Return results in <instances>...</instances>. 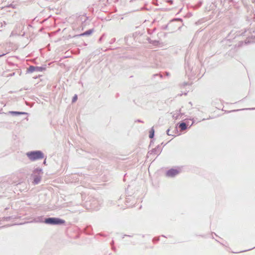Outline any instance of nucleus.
Here are the masks:
<instances>
[{
	"label": "nucleus",
	"mask_w": 255,
	"mask_h": 255,
	"mask_svg": "<svg viewBox=\"0 0 255 255\" xmlns=\"http://www.w3.org/2000/svg\"><path fill=\"white\" fill-rule=\"evenodd\" d=\"M179 172V171L177 169H171L167 172L166 175L169 177H173L177 175Z\"/></svg>",
	"instance_id": "obj_3"
},
{
	"label": "nucleus",
	"mask_w": 255,
	"mask_h": 255,
	"mask_svg": "<svg viewBox=\"0 0 255 255\" xmlns=\"http://www.w3.org/2000/svg\"><path fill=\"white\" fill-rule=\"evenodd\" d=\"M169 131H170V130H169V129H168V130H167V134L168 135H171V134H170V132H169Z\"/></svg>",
	"instance_id": "obj_10"
},
{
	"label": "nucleus",
	"mask_w": 255,
	"mask_h": 255,
	"mask_svg": "<svg viewBox=\"0 0 255 255\" xmlns=\"http://www.w3.org/2000/svg\"><path fill=\"white\" fill-rule=\"evenodd\" d=\"M45 223L49 224H62L65 223V221L58 218H49L45 219Z\"/></svg>",
	"instance_id": "obj_2"
},
{
	"label": "nucleus",
	"mask_w": 255,
	"mask_h": 255,
	"mask_svg": "<svg viewBox=\"0 0 255 255\" xmlns=\"http://www.w3.org/2000/svg\"><path fill=\"white\" fill-rule=\"evenodd\" d=\"M77 99H78L77 96V95H75L73 97V99H72V102L73 103L75 102L77 100Z\"/></svg>",
	"instance_id": "obj_8"
},
{
	"label": "nucleus",
	"mask_w": 255,
	"mask_h": 255,
	"mask_svg": "<svg viewBox=\"0 0 255 255\" xmlns=\"http://www.w3.org/2000/svg\"><path fill=\"white\" fill-rule=\"evenodd\" d=\"M31 72H33L34 71V69H35V67H33V66H30V68H29Z\"/></svg>",
	"instance_id": "obj_9"
},
{
	"label": "nucleus",
	"mask_w": 255,
	"mask_h": 255,
	"mask_svg": "<svg viewBox=\"0 0 255 255\" xmlns=\"http://www.w3.org/2000/svg\"><path fill=\"white\" fill-rule=\"evenodd\" d=\"M179 128L180 129V130H184L187 128V125L184 123H182L179 124Z\"/></svg>",
	"instance_id": "obj_4"
},
{
	"label": "nucleus",
	"mask_w": 255,
	"mask_h": 255,
	"mask_svg": "<svg viewBox=\"0 0 255 255\" xmlns=\"http://www.w3.org/2000/svg\"><path fill=\"white\" fill-rule=\"evenodd\" d=\"M27 156L31 161H34L44 157L43 154L40 151H31L26 153Z\"/></svg>",
	"instance_id": "obj_1"
},
{
	"label": "nucleus",
	"mask_w": 255,
	"mask_h": 255,
	"mask_svg": "<svg viewBox=\"0 0 255 255\" xmlns=\"http://www.w3.org/2000/svg\"><path fill=\"white\" fill-rule=\"evenodd\" d=\"M13 113H15V114H20V113H18V112H12Z\"/></svg>",
	"instance_id": "obj_11"
},
{
	"label": "nucleus",
	"mask_w": 255,
	"mask_h": 255,
	"mask_svg": "<svg viewBox=\"0 0 255 255\" xmlns=\"http://www.w3.org/2000/svg\"><path fill=\"white\" fill-rule=\"evenodd\" d=\"M154 134V130L153 128H152L149 131V137L150 138H152Z\"/></svg>",
	"instance_id": "obj_5"
},
{
	"label": "nucleus",
	"mask_w": 255,
	"mask_h": 255,
	"mask_svg": "<svg viewBox=\"0 0 255 255\" xmlns=\"http://www.w3.org/2000/svg\"><path fill=\"white\" fill-rule=\"evenodd\" d=\"M92 30H89L85 32L82 33V34H81V35H89V34H90L91 33H92Z\"/></svg>",
	"instance_id": "obj_7"
},
{
	"label": "nucleus",
	"mask_w": 255,
	"mask_h": 255,
	"mask_svg": "<svg viewBox=\"0 0 255 255\" xmlns=\"http://www.w3.org/2000/svg\"><path fill=\"white\" fill-rule=\"evenodd\" d=\"M40 181V178L38 176H36L34 179V183L35 184H38Z\"/></svg>",
	"instance_id": "obj_6"
}]
</instances>
